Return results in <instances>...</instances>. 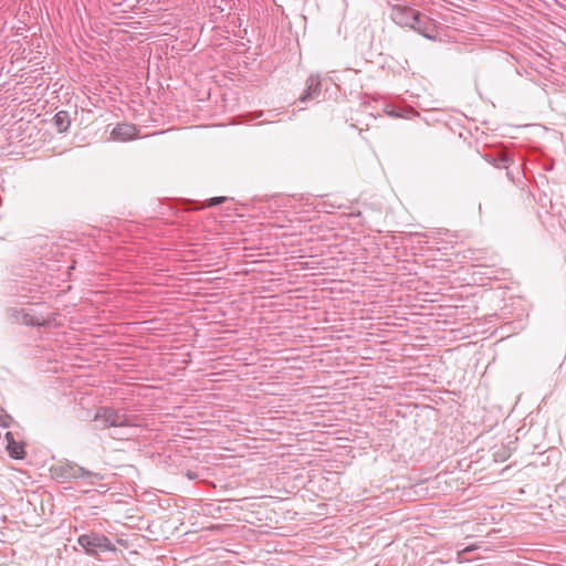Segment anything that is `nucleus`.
Instances as JSON below:
<instances>
[{"label": "nucleus", "instance_id": "nucleus-1", "mask_svg": "<svg viewBox=\"0 0 566 566\" xmlns=\"http://www.w3.org/2000/svg\"><path fill=\"white\" fill-rule=\"evenodd\" d=\"M96 428L105 430L111 427H124L130 424V419L125 412L115 410L112 407H99L94 416Z\"/></svg>", "mask_w": 566, "mask_h": 566}, {"label": "nucleus", "instance_id": "nucleus-2", "mask_svg": "<svg viewBox=\"0 0 566 566\" xmlns=\"http://www.w3.org/2000/svg\"><path fill=\"white\" fill-rule=\"evenodd\" d=\"M77 543L91 556H97L99 553L114 552L116 549L108 537L97 533L83 534L77 538Z\"/></svg>", "mask_w": 566, "mask_h": 566}, {"label": "nucleus", "instance_id": "nucleus-3", "mask_svg": "<svg viewBox=\"0 0 566 566\" xmlns=\"http://www.w3.org/2000/svg\"><path fill=\"white\" fill-rule=\"evenodd\" d=\"M12 316L18 323L27 326H45L51 321L48 315L39 313L34 308L13 310Z\"/></svg>", "mask_w": 566, "mask_h": 566}, {"label": "nucleus", "instance_id": "nucleus-4", "mask_svg": "<svg viewBox=\"0 0 566 566\" xmlns=\"http://www.w3.org/2000/svg\"><path fill=\"white\" fill-rule=\"evenodd\" d=\"M410 29L429 40H436L438 36L437 22L420 12H418L417 19L411 24Z\"/></svg>", "mask_w": 566, "mask_h": 566}, {"label": "nucleus", "instance_id": "nucleus-5", "mask_svg": "<svg viewBox=\"0 0 566 566\" xmlns=\"http://www.w3.org/2000/svg\"><path fill=\"white\" fill-rule=\"evenodd\" d=\"M418 12L410 7L396 4L391 8L390 17L396 24L410 29L417 19Z\"/></svg>", "mask_w": 566, "mask_h": 566}, {"label": "nucleus", "instance_id": "nucleus-6", "mask_svg": "<svg viewBox=\"0 0 566 566\" xmlns=\"http://www.w3.org/2000/svg\"><path fill=\"white\" fill-rule=\"evenodd\" d=\"M65 476L72 479H85L88 483L95 484L101 480L99 474L85 470L77 464H67L65 469Z\"/></svg>", "mask_w": 566, "mask_h": 566}, {"label": "nucleus", "instance_id": "nucleus-7", "mask_svg": "<svg viewBox=\"0 0 566 566\" xmlns=\"http://www.w3.org/2000/svg\"><path fill=\"white\" fill-rule=\"evenodd\" d=\"M138 134V128L133 124H118L112 130V138L114 140L127 142L134 139Z\"/></svg>", "mask_w": 566, "mask_h": 566}, {"label": "nucleus", "instance_id": "nucleus-8", "mask_svg": "<svg viewBox=\"0 0 566 566\" xmlns=\"http://www.w3.org/2000/svg\"><path fill=\"white\" fill-rule=\"evenodd\" d=\"M321 77L318 75H311L306 81V90L301 95V102L313 101L317 98L321 94Z\"/></svg>", "mask_w": 566, "mask_h": 566}, {"label": "nucleus", "instance_id": "nucleus-9", "mask_svg": "<svg viewBox=\"0 0 566 566\" xmlns=\"http://www.w3.org/2000/svg\"><path fill=\"white\" fill-rule=\"evenodd\" d=\"M6 440L8 442L7 450L11 458L14 459H23L25 457V451L23 446L20 442L14 440L12 432L6 433Z\"/></svg>", "mask_w": 566, "mask_h": 566}, {"label": "nucleus", "instance_id": "nucleus-10", "mask_svg": "<svg viewBox=\"0 0 566 566\" xmlns=\"http://www.w3.org/2000/svg\"><path fill=\"white\" fill-rule=\"evenodd\" d=\"M53 122L59 132L63 133L70 127V118L66 112H59L54 115Z\"/></svg>", "mask_w": 566, "mask_h": 566}, {"label": "nucleus", "instance_id": "nucleus-11", "mask_svg": "<svg viewBox=\"0 0 566 566\" xmlns=\"http://www.w3.org/2000/svg\"><path fill=\"white\" fill-rule=\"evenodd\" d=\"M226 200H227L226 197H214V198H211L208 200L207 206L208 207L217 206V205L224 202Z\"/></svg>", "mask_w": 566, "mask_h": 566}, {"label": "nucleus", "instance_id": "nucleus-12", "mask_svg": "<svg viewBox=\"0 0 566 566\" xmlns=\"http://www.w3.org/2000/svg\"><path fill=\"white\" fill-rule=\"evenodd\" d=\"M187 476H188L190 480H192V479H195V478L197 476V474H196V473H193V472H191V471H188V472H187Z\"/></svg>", "mask_w": 566, "mask_h": 566}]
</instances>
